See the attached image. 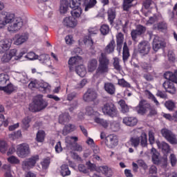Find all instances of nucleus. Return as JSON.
<instances>
[{"mask_svg":"<svg viewBox=\"0 0 177 177\" xmlns=\"http://www.w3.org/2000/svg\"><path fill=\"white\" fill-rule=\"evenodd\" d=\"M102 174H105V176L111 177L113 176V171L107 166L102 167Z\"/></svg>","mask_w":177,"mask_h":177,"instance_id":"47","label":"nucleus"},{"mask_svg":"<svg viewBox=\"0 0 177 177\" xmlns=\"http://www.w3.org/2000/svg\"><path fill=\"white\" fill-rule=\"evenodd\" d=\"M21 136V131H15L9 134L10 139H12V140H15V139H19V138H20Z\"/></svg>","mask_w":177,"mask_h":177,"instance_id":"52","label":"nucleus"},{"mask_svg":"<svg viewBox=\"0 0 177 177\" xmlns=\"http://www.w3.org/2000/svg\"><path fill=\"white\" fill-rule=\"evenodd\" d=\"M96 3H97V1L96 0H86V1H83L85 12H88L89 9L95 8V6H96Z\"/></svg>","mask_w":177,"mask_h":177,"instance_id":"24","label":"nucleus"},{"mask_svg":"<svg viewBox=\"0 0 177 177\" xmlns=\"http://www.w3.org/2000/svg\"><path fill=\"white\" fill-rule=\"evenodd\" d=\"M30 146L27 144H21L17 147V154L21 158H26L30 156Z\"/></svg>","mask_w":177,"mask_h":177,"instance_id":"9","label":"nucleus"},{"mask_svg":"<svg viewBox=\"0 0 177 177\" xmlns=\"http://www.w3.org/2000/svg\"><path fill=\"white\" fill-rule=\"evenodd\" d=\"M15 38V45H21L28 39V33L17 34Z\"/></svg>","mask_w":177,"mask_h":177,"instance_id":"15","label":"nucleus"},{"mask_svg":"<svg viewBox=\"0 0 177 177\" xmlns=\"http://www.w3.org/2000/svg\"><path fill=\"white\" fill-rule=\"evenodd\" d=\"M9 149V145L5 141H0V153L5 154Z\"/></svg>","mask_w":177,"mask_h":177,"instance_id":"41","label":"nucleus"},{"mask_svg":"<svg viewBox=\"0 0 177 177\" xmlns=\"http://www.w3.org/2000/svg\"><path fill=\"white\" fill-rule=\"evenodd\" d=\"M113 65L115 70H116L117 71H121V70H122V68L121 67V65L120 64V59L118 57L113 58Z\"/></svg>","mask_w":177,"mask_h":177,"instance_id":"48","label":"nucleus"},{"mask_svg":"<svg viewBox=\"0 0 177 177\" xmlns=\"http://www.w3.org/2000/svg\"><path fill=\"white\" fill-rule=\"evenodd\" d=\"M75 71L80 77H82V78L86 75V69L84 65L75 66Z\"/></svg>","mask_w":177,"mask_h":177,"instance_id":"29","label":"nucleus"},{"mask_svg":"<svg viewBox=\"0 0 177 177\" xmlns=\"http://www.w3.org/2000/svg\"><path fill=\"white\" fill-rule=\"evenodd\" d=\"M37 142H42L45 140V131L40 130L37 133L36 136Z\"/></svg>","mask_w":177,"mask_h":177,"instance_id":"42","label":"nucleus"},{"mask_svg":"<svg viewBox=\"0 0 177 177\" xmlns=\"http://www.w3.org/2000/svg\"><path fill=\"white\" fill-rule=\"evenodd\" d=\"M28 88L30 89L34 90V89H39V82L37 80H33L30 82L28 84Z\"/></svg>","mask_w":177,"mask_h":177,"instance_id":"51","label":"nucleus"},{"mask_svg":"<svg viewBox=\"0 0 177 177\" xmlns=\"http://www.w3.org/2000/svg\"><path fill=\"white\" fill-rule=\"evenodd\" d=\"M129 48H128V45L127 44V42L124 43L123 46V52H122V59L123 62H127L128 59L129 58Z\"/></svg>","mask_w":177,"mask_h":177,"instance_id":"33","label":"nucleus"},{"mask_svg":"<svg viewBox=\"0 0 177 177\" xmlns=\"http://www.w3.org/2000/svg\"><path fill=\"white\" fill-rule=\"evenodd\" d=\"M115 19V10L109 9L108 10V20L110 24H113L114 23Z\"/></svg>","mask_w":177,"mask_h":177,"instance_id":"38","label":"nucleus"},{"mask_svg":"<svg viewBox=\"0 0 177 177\" xmlns=\"http://www.w3.org/2000/svg\"><path fill=\"white\" fill-rule=\"evenodd\" d=\"M129 23V21L127 19H124V20H119L117 22L118 26H121V27L123 28V30H125L127 27H128V24Z\"/></svg>","mask_w":177,"mask_h":177,"instance_id":"53","label":"nucleus"},{"mask_svg":"<svg viewBox=\"0 0 177 177\" xmlns=\"http://www.w3.org/2000/svg\"><path fill=\"white\" fill-rule=\"evenodd\" d=\"M71 120V117L68 113H62L59 117V124H66V122H68Z\"/></svg>","mask_w":177,"mask_h":177,"instance_id":"30","label":"nucleus"},{"mask_svg":"<svg viewBox=\"0 0 177 177\" xmlns=\"http://www.w3.org/2000/svg\"><path fill=\"white\" fill-rule=\"evenodd\" d=\"M131 37L134 42H138V37H140V35L135 29L131 30Z\"/></svg>","mask_w":177,"mask_h":177,"instance_id":"55","label":"nucleus"},{"mask_svg":"<svg viewBox=\"0 0 177 177\" xmlns=\"http://www.w3.org/2000/svg\"><path fill=\"white\" fill-rule=\"evenodd\" d=\"M95 122L97 124H100V125H102V127H103L104 128H107V127H109V122L104 119H102L100 118H97L95 120Z\"/></svg>","mask_w":177,"mask_h":177,"instance_id":"45","label":"nucleus"},{"mask_svg":"<svg viewBox=\"0 0 177 177\" xmlns=\"http://www.w3.org/2000/svg\"><path fill=\"white\" fill-rule=\"evenodd\" d=\"M145 95H147L148 99H150L151 100H152V102H153L156 106H158L160 104V102H158V100H157V98H156L154 95H153V93H151L150 91L146 90Z\"/></svg>","mask_w":177,"mask_h":177,"instance_id":"40","label":"nucleus"},{"mask_svg":"<svg viewBox=\"0 0 177 177\" xmlns=\"http://www.w3.org/2000/svg\"><path fill=\"white\" fill-rule=\"evenodd\" d=\"M61 170H60V174L63 177L66 176H70L71 175V171H70V169L68 168V165H62L61 167Z\"/></svg>","mask_w":177,"mask_h":177,"instance_id":"27","label":"nucleus"},{"mask_svg":"<svg viewBox=\"0 0 177 177\" xmlns=\"http://www.w3.org/2000/svg\"><path fill=\"white\" fill-rule=\"evenodd\" d=\"M151 156L153 164L158 165V164H160V152L155 148H152L151 149Z\"/></svg>","mask_w":177,"mask_h":177,"instance_id":"21","label":"nucleus"},{"mask_svg":"<svg viewBox=\"0 0 177 177\" xmlns=\"http://www.w3.org/2000/svg\"><path fill=\"white\" fill-rule=\"evenodd\" d=\"M97 99V93L92 88H89L83 95V100L89 103L91 102H95Z\"/></svg>","mask_w":177,"mask_h":177,"instance_id":"12","label":"nucleus"},{"mask_svg":"<svg viewBox=\"0 0 177 177\" xmlns=\"http://www.w3.org/2000/svg\"><path fill=\"white\" fill-rule=\"evenodd\" d=\"M102 113L105 115H109L113 118V117H117V114L118 113V111H117V108L115 105L111 102H107L102 106Z\"/></svg>","mask_w":177,"mask_h":177,"instance_id":"5","label":"nucleus"},{"mask_svg":"<svg viewBox=\"0 0 177 177\" xmlns=\"http://www.w3.org/2000/svg\"><path fill=\"white\" fill-rule=\"evenodd\" d=\"M86 165L87 166V169H89L90 171H95V169H96V165L91 162L90 160L86 162Z\"/></svg>","mask_w":177,"mask_h":177,"instance_id":"63","label":"nucleus"},{"mask_svg":"<svg viewBox=\"0 0 177 177\" xmlns=\"http://www.w3.org/2000/svg\"><path fill=\"white\" fill-rule=\"evenodd\" d=\"M74 131H75V125L68 124L64 127L62 131V135H64V136H66V135H68L71 132H74Z\"/></svg>","mask_w":177,"mask_h":177,"instance_id":"28","label":"nucleus"},{"mask_svg":"<svg viewBox=\"0 0 177 177\" xmlns=\"http://www.w3.org/2000/svg\"><path fill=\"white\" fill-rule=\"evenodd\" d=\"M39 89L46 93V92H50V86L48 83H39Z\"/></svg>","mask_w":177,"mask_h":177,"instance_id":"39","label":"nucleus"},{"mask_svg":"<svg viewBox=\"0 0 177 177\" xmlns=\"http://www.w3.org/2000/svg\"><path fill=\"white\" fill-rule=\"evenodd\" d=\"M155 28H157L158 31H164V30H167V23H165V21L159 22L156 26H155Z\"/></svg>","mask_w":177,"mask_h":177,"instance_id":"49","label":"nucleus"},{"mask_svg":"<svg viewBox=\"0 0 177 177\" xmlns=\"http://www.w3.org/2000/svg\"><path fill=\"white\" fill-rule=\"evenodd\" d=\"M100 31L102 35H107L110 32L109 25L104 24L100 27Z\"/></svg>","mask_w":177,"mask_h":177,"instance_id":"50","label":"nucleus"},{"mask_svg":"<svg viewBox=\"0 0 177 177\" xmlns=\"http://www.w3.org/2000/svg\"><path fill=\"white\" fill-rule=\"evenodd\" d=\"M164 78H165V80H167V81H172V82H175V84H177V71H176L174 73L171 72L165 73Z\"/></svg>","mask_w":177,"mask_h":177,"instance_id":"23","label":"nucleus"},{"mask_svg":"<svg viewBox=\"0 0 177 177\" xmlns=\"http://www.w3.org/2000/svg\"><path fill=\"white\" fill-rule=\"evenodd\" d=\"M122 122L127 127H135L138 124V119L135 117L127 116L123 118Z\"/></svg>","mask_w":177,"mask_h":177,"instance_id":"18","label":"nucleus"},{"mask_svg":"<svg viewBox=\"0 0 177 177\" xmlns=\"http://www.w3.org/2000/svg\"><path fill=\"white\" fill-rule=\"evenodd\" d=\"M12 46V41L9 39H3L0 41V53H3L6 50H9Z\"/></svg>","mask_w":177,"mask_h":177,"instance_id":"17","label":"nucleus"},{"mask_svg":"<svg viewBox=\"0 0 177 177\" xmlns=\"http://www.w3.org/2000/svg\"><path fill=\"white\" fill-rule=\"evenodd\" d=\"M8 162H10V164H19L20 162V160H19L17 158L13 156L8 158Z\"/></svg>","mask_w":177,"mask_h":177,"instance_id":"61","label":"nucleus"},{"mask_svg":"<svg viewBox=\"0 0 177 177\" xmlns=\"http://www.w3.org/2000/svg\"><path fill=\"white\" fill-rule=\"evenodd\" d=\"M104 88L108 95H113L115 94V86L111 82L104 83Z\"/></svg>","mask_w":177,"mask_h":177,"instance_id":"20","label":"nucleus"},{"mask_svg":"<svg viewBox=\"0 0 177 177\" xmlns=\"http://www.w3.org/2000/svg\"><path fill=\"white\" fill-rule=\"evenodd\" d=\"M25 57L28 60H36V59H38V55L35 54L34 52H30L25 55Z\"/></svg>","mask_w":177,"mask_h":177,"instance_id":"57","label":"nucleus"},{"mask_svg":"<svg viewBox=\"0 0 177 177\" xmlns=\"http://www.w3.org/2000/svg\"><path fill=\"white\" fill-rule=\"evenodd\" d=\"M38 60L40 62V63H42L43 64H48V63H50V59H49V55L46 54H41L40 55H37Z\"/></svg>","mask_w":177,"mask_h":177,"instance_id":"35","label":"nucleus"},{"mask_svg":"<svg viewBox=\"0 0 177 177\" xmlns=\"http://www.w3.org/2000/svg\"><path fill=\"white\" fill-rule=\"evenodd\" d=\"M7 82H9V75L8 74H0V85H5Z\"/></svg>","mask_w":177,"mask_h":177,"instance_id":"43","label":"nucleus"},{"mask_svg":"<svg viewBox=\"0 0 177 177\" xmlns=\"http://www.w3.org/2000/svg\"><path fill=\"white\" fill-rule=\"evenodd\" d=\"M30 122H31V118L30 117H26L22 120V124L25 129L30 128Z\"/></svg>","mask_w":177,"mask_h":177,"instance_id":"54","label":"nucleus"},{"mask_svg":"<svg viewBox=\"0 0 177 177\" xmlns=\"http://www.w3.org/2000/svg\"><path fill=\"white\" fill-rule=\"evenodd\" d=\"M136 30H137L140 35H142V34L146 32V27L142 25H138Z\"/></svg>","mask_w":177,"mask_h":177,"instance_id":"58","label":"nucleus"},{"mask_svg":"<svg viewBox=\"0 0 177 177\" xmlns=\"http://www.w3.org/2000/svg\"><path fill=\"white\" fill-rule=\"evenodd\" d=\"M118 104H120L121 107V111L122 113H123V114H125L129 112V107L128 106L127 104H126L125 100H120L118 102Z\"/></svg>","mask_w":177,"mask_h":177,"instance_id":"37","label":"nucleus"},{"mask_svg":"<svg viewBox=\"0 0 177 177\" xmlns=\"http://www.w3.org/2000/svg\"><path fill=\"white\" fill-rule=\"evenodd\" d=\"M77 23H78V21L73 17H66L64 19V25H65L66 27L74 28V27H75V26H77Z\"/></svg>","mask_w":177,"mask_h":177,"instance_id":"19","label":"nucleus"},{"mask_svg":"<svg viewBox=\"0 0 177 177\" xmlns=\"http://www.w3.org/2000/svg\"><path fill=\"white\" fill-rule=\"evenodd\" d=\"M128 143L135 149H138L139 145H140V146L142 147H147V134H146V133H142L140 137H131L130 138Z\"/></svg>","mask_w":177,"mask_h":177,"instance_id":"4","label":"nucleus"},{"mask_svg":"<svg viewBox=\"0 0 177 177\" xmlns=\"http://www.w3.org/2000/svg\"><path fill=\"white\" fill-rule=\"evenodd\" d=\"M11 59L12 58H10V55L8 54H4L1 58L2 63H8V62H10Z\"/></svg>","mask_w":177,"mask_h":177,"instance_id":"60","label":"nucleus"},{"mask_svg":"<svg viewBox=\"0 0 177 177\" xmlns=\"http://www.w3.org/2000/svg\"><path fill=\"white\" fill-rule=\"evenodd\" d=\"M158 147L159 149H160V150H162V152L164 154L162 160L165 164L167 161H168V158L167 156H168V154H169V151H171V147L169 146V144L165 142H158Z\"/></svg>","mask_w":177,"mask_h":177,"instance_id":"11","label":"nucleus"},{"mask_svg":"<svg viewBox=\"0 0 177 177\" xmlns=\"http://www.w3.org/2000/svg\"><path fill=\"white\" fill-rule=\"evenodd\" d=\"M116 42H117V50L121 52L122 48V44H124V34L122 32H119L116 35Z\"/></svg>","mask_w":177,"mask_h":177,"instance_id":"25","label":"nucleus"},{"mask_svg":"<svg viewBox=\"0 0 177 177\" xmlns=\"http://www.w3.org/2000/svg\"><path fill=\"white\" fill-rule=\"evenodd\" d=\"M118 85L122 86V88H131V84L125 80V79H118Z\"/></svg>","mask_w":177,"mask_h":177,"instance_id":"46","label":"nucleus"},{"mask_svg":"<svg viewBox=\"0 0 177 177\" xmlns=\"http://www.w3.org/2000/svg\"><path fill=\"white\" fill-rule=\"evenodd\" d=\"M106 145L109 146V147H115L118 145V138H117V136L109 135L106 137Z\"/></svg>","mask_w":177,"mask_h":177,"instance_id":"16","label":"nucleus"},{"mask_svg":"<svg viewBox=\"0 0 177 177\" xmlns=\"http://www.w3.org/2000/svg\"><path fill=\"white\" fill-rule=\"evenodd\" d=\"M86 2V0H70L69 7L71 9H78L80 8L81 3Z\"/></svg>","mask_w":177,"mask_h":177,"instance_id":"26","label":"nucleus"},{"mask_svg":"<svg viewBox=\"0 0 177 177\" xmlns=\"http://www.w3.org/2000/svg\"><path fill=\"white\" fill-rule=\"evenodd\" d=\"M174 82H175L166 80L162 84V87L165 89L166 92H168L169 93H171V95L175 94V92H176V88L174 85Z\"/></svg>","mask_w":177,"mask_h":177,"instance_id":"14","label":"nucleus"},{"mask_svg":"<svg viewBox=\"0 0 177 177\" xmlns=\"http://www.w3.org/2000/svg\"><path fill=\"white\" fill-rule=\"evenodd\" d=\"M68 5H69L68 1L62 0L61 1L60 8H59L60 13H62V14L67 13V10H68Z\"/></svg>","mask_w":177,"mask_h":177,"instance_id":"34","label":"nucleus"},{"mask_svg":"<svg viewBox=\"0 0 177 177\" xmlns=\"http://www.w3.org/2000/svg\"><path fill=\"white\" fill-rule=\"evenodd\" d=\"M165 41H162L161 37L157 35L154 36L152 43V48L154 52H158L159 49H161V48H165Z\"/></svg>","mask_w":177,"mask_h":177,"instance_id":"13","label":"nucleus"},{"mask_svg":"<svg viewBox=\"0 0 177 177\" xmlns=\"http://www.w3.org/2000/svg\"><path fill=\"white\" fill-rule=\"evenodd\" d=\"M48 107V102L44 100L42 98V95L36 96L33 102L29 105V110L32 111V113H38L44 109H46Z\"/></svg>","mask_w":177,"mask_h":177,"instance_id":"2","label":"nucleus"},{"mask_svg":"<svg viewBox=\"0 0 177 177\" xmlns=\"http://www.w3.org/2000/svg\"><path fill=\"white\" fill-rule=\"evenodd\" d=\"M123 10L128 12L131 8H132V3H128L127 1H124L123 2Z\"/></svg>","mask_w":177,"mask_h":177,"instance_id":"64","label":"nucleus"},{"mask_svg":"<svg viewBox=\"0 0 177 177\" xmlns=\"http://www.w3.org/2000/svg\"><path fill=\"white\" fill-rule=\"evenodd\" d=\"M88 71L89 73H93L96 68H97V59L93 58L88 62Z\"/></svg>","mask_w":177,"mask_h":177,"instance_id":"22","label":"nucleus"},{"mask_svg":"<svg viewBox=\"0 0 177 177\" xmlns=\"http://www.w3.org/2000/svg\"><path fill=\"white\" fill-rule=\"evenodd\" d=\"M0 91H3L8 95H10L15 91V86L12 83H8L6 86H0Z\"/></svg>","mask_w":177,"mask_h":177,"instance_id":"32","label":"nucleus"},{"mask_svg":"<svg viewBox=\"0 0 177 177\" xmlns=\"http://www.w3.org/2000/svg\"><path fill=\"white\" fill-rule=\"evenodd\" d=\"M82 62V57L80 56L72 57L68 60L69 66H74V64H80Z\"/></svg>","mask_w":177,"mask_h":177,"instance_id":"36","label":"nucleus"},{"mask_svg":"<svg viewBox=\"0 0 177 177\" xmlns=\"http://www.w3.org/2000/svg\"><path fill=\"white\" fill-rule=\"evenodd\" d=\"M99 64L96 70V74H107L109 73V66L110 59L107 57V54L101 53L99 59Z\"/></svg>","mask_w":177,"mask_h":177,"instance_id":"3","label":"nucleus"},{"mask_svg":"<svg viewBox=\"0 0 177 177\" xmlns=\"http://www.w3.org/2000/svg\"><path fill=\"white\" fill-rule=\"evenodd\" d=\"M162 136L166 139L171 145H177L176 135L168 129L161 130Z\"/></svg>","mask_w":177,"mask_h":177,"instance_id":"7","label":"nucleus"},{"mask_svg":"<svg viewBox=\"0 0 177 177\" xmlns=\"http://www.w3.org/2000/svg\"><path fill=\"white\" fill-rule=\"evenodd\" d=\"M115 48V41L114 39H112L109 44L105 47V52L106 53H108V55H110V53H113L114 52V49Z\"/></svg>","mask_w":177,"mask_h":177,"instance_id":"31","label":"nucleus"},{"mask_svg":"<svg viewBox=\"0 0 177 177\" xmlns=\"http://www.w3.org/2000/svg\"><path fill=\"white\" fill-rule=\"evenodd\" d=\"M165 106L170 111H172V110H174L175 109V103H174V102H172V101H167L165 103Z\"/></svg>","mask_w":177,"mask_h":177,"instance_id":"56","label":"nucleus"},{"mask_svg":"<svg viewBox=\"0 0 177 177\" xmlns=\"http://www.w3.org/2000/svg\"><path fill=\"white\" fill-rule=\"evenodd\" d=\"M73 10L71 12L72 15V17H80L81 16V14L82 13V10L81 9V7L77 8H72Z\"/></svg>","mask_w":177,"mask_h":177,"instance_id":"44","label":"nucleus"},{"mask_svg":"<svg viewBox=\"0 0 177 177\" xmlns=\"http://www.w3.org/2000/svg\"><path fill=\"white\" fill-rule=\"evenodd\" d=\"M151 49V46H150V43L146 40H143L138 44V50L140 55L142 56H146L150 53V50Z\"/></svg>","mask_w":177,"mask_h":177,"instance_id":"10","label":"nucleus"},{"mask_svg":"<svg viewBox=\"0 0 177 177\" xmlns=\"http://www.w3.org/2000/svg\"><path fill=\"white\" fill-rule=\"evenodd\" d=\"M150 109V103H149L146 100H141L138 105L136 107L138 114H140V115H145Z\"/></svg>","mask_w":177,"mask_h":177,"instance_id":"8","label":"nucleus"},{"mask_svg":"<svg viewBox=\"0 0 177 177\" xmlns=\"http://www.w3.org/2000/svg\"><path fill=\"white\" fill-rule=\"evenodd\" d=\"M50 164V158H46L41 162L42 168L44 169H46L48 167H49Z\"/></svg>","mask_w":177,"mask_h":177,"instance_id":"59","label":"nucleus"},{"mask_svg":"<svg viewBox=\"0 0 177 177\" xmlns=\"http://www.w3.org/2000/svg\"><path fill=\"white\" fill-rule=\"evenodd\" d=\"M78 169L80 172H82L83 174H88V168L83 164H80L78 165Z\"/></svg>","mask_w":177,"mask_h":177,"instance_id":"62","label":"nucleus"},{"mask_svg":"<svg viewBox=\"0 0 177 177\" xmlns=\"http://www.w3.org/2000/svg\"><path fill=\"white\" fill-rule=\"evenodd\" d=\"M10 24L8 30L10 32H17L23 27V19L15 17V14L3 11L0 15V29Z\"/></svg>","mask_w":177,"mask_h":177,"instance_id":"1","label":"nucleus"},{"mask_svg":"<svg viewBox=\"0 0 177 177\" xmlns=\"http://www.w3.org/2000/svg\"><path fill=\"white\" fill-rule=\"evenodd\" d=\"M38 161H39V156L35 155L31 156L22 162V169H24V171H28V169L34 168Z\"/></svg>","mask_w":177,"mask_h":177,"instance_id":"6","label":"nucleus"}]
</instances>
